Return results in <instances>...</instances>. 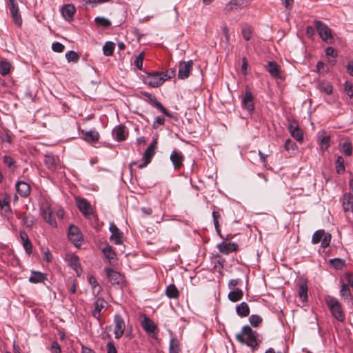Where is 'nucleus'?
Segmentation results:
<instances>
[{
	"label": "nucleus",
	"instance_id": "nucleus-1",
	"mask_svg": "<svg viewBox=\"0 0 353 353\" xmlns=\"http://www.w3.org/2000/svg\"><path fill=\"white\" fill-rule=\"evenodd\" d=\"M258 334L249 325H245L241 331L236 334V339L242 344H246L254 351L259 346Z\"/></svg>",
	"mask_w": 353,
	"mask_h": 353
},
{
	"label": "nucleus",
	"instance_id": "nucleus-2",
	"mask_svg": "<svg viewBox=\"0 0 353 353\" xmlns=\"http://www.w3.org/2000/svg\"><path fill=\"white\" fill-rule=\"evenodd\" d=\"M325 300L333 317L340 322H343L345 321V314L339 301L332 296H326Z\"/></svg>",
	"mask_w": 353,
	"mask_h": 353
},
{
	"label": "nucleus",
	"instance_id": "nucleus-3",
	"mask_svg": "<svg viewBox=\"0 0 353 353\" xmlns=\"http://www.w3.org/2000/svg\"><path fill=\"white\" fill-rule=\"evenodd\" d=\"M314 27L318 32L321 39L329 44L334 42V38L332 34L331 29L324 23L321 21H314Z\"/></svg>",
	"mask_w": 353,
	"mask_h": 353
},
{
	"label": "nucleus",
	"instance_id": "nucleus-4",
	"mask_svg": "<svg viewBox=\"0 0 353 353\" xmlns=\"http://www.w3.org/2000/svg\"><path fill=\"white\" fill-rule=\"evenodd\" d=\"M143 82L145 84H146L152 88H157L164 83V79L163 77V72H148L143 77Z\"/></svg>",
	"mask_w": 353,
	"mask_h": 353
},
{
	"label": "nucleus",
	"instance_id": "nucleus-5",
	"mask_svg": "<svg viewBox=\"0 0 353 353\" xmlns=\"http://www.w3.org/2000/svg\"><path fill=\"white\" fill-rule=\"evenodd\" d=\"M157 140L155 139L152 141V142L150 144V145L145 150L143 155L142 157V163H141L139 165V168H143L146 167L150 162L155 154V150L157 148Z\"/></svg>",
	"mask_w": 353,
	"mask_h": 353
},
{
	"label": "nucleus",
	"instance_id": "nucleus-6",
	"mask_svg": "<svg viewBox=\"0 0 353 353\" xmlns=\"http://www.w3.org/2000/svg\"><path fill=\"white\" fill-rule=\"evenodd\" d=\"M331 241V235L329 233H325L323 230L316 231L312 238V243L317 244L321 242V247L326 248L330 245Z\"/></svg>",
	"mask_w": 353,
	"mask_h": 353
},
{
	"label": "nucleus",
	"instance_id": "nucleus-7",
	"mask_svg": "<svg viewBox=\"0 0 353 353\" xmlns=\"http://www.w3.org/2000/svg\"><path fill=\"white\" fill-rule=\"evenodd\" d=\"M68 236L74 245L79 247L83 241L82 234L79 228L74 225H70L68 228Z\"/></svg>",
	"mask_w": 353,
	"mask_h": 353
},
{
	"label": "nucleus",
	"instance_id": "nucleus-8",
	"mask_svg": "<svg viewBox=\"0 0 353 353\" xmlns=\"http://www.w3.org/2000/svg\"><path fill=\"white\" fill-rule=\"evenodd\" d=\"M76 205L79 211L84 216L88 217L93 214V210L90 203L83 198L80 196L75 197Z\"/></svg>",
	"mask_w": 353,
	"mask_h": 353
},
{
	"label": "nucleus",
	"instance_id": "nucleus-9",
	"mask_svg": "<svg viewBox=\"0 0 353 353\" xmlns=\"http://www.w3.org/2000/svg\"><path fill=\"white\" fill-rule=\"evenodd\" d=\"M193 61H182L179 63L178 77L181 79H185L190 75V72L192 68Z\"/></svg>",
	"mask_w": 353,
	"mask_h": 353
},
{
	"label": "nucleus",
	"instance_id": "nucleus-10",
	"mask_svg": "<svg viewBox=\"0 0 353 353\" xmlns=\"http://www.w3.org/2000/svg\"><path fill=\"white\" fill-rule=\"evenodd\" d=\"M114 323L115 327L114 334L115 335V338L120 339L124 333V330L125 328V322L120 315L116 314L114 316Z\"/></svg>",
	"mask_w": 353,
	"mask_h": 353
},
{
	"label": "nucleus",
	"instance_id": "nucleus-11",
	"mask_svg": "<svg viewBox=\"0 0 353 353\" xmlns=\"http://www.w3.org/2000/svg\"><path fill=\"white\" fill-rule=\"evenodd\" d=\"M105 272L112 285H120L123 281V276L112 268H105Z\"/></svg>",
	"mask_w": 353,
	"mask_h": 353
},
{
	"label": "nucleus",
	"instance_id": "nucleus-12",
	"mask_svg": "<svg viewBox=\"0 0 353 353\" xmlns=\"http://www.w3.org/2000/svg\"><path fill=\"white\" fill-rule=\"evenodd\" d=\"M170 159L175 170H179L183 165L184 156L177 150H173L170 154Z\"/></svg>",
	"mask_w": 353,
	"mask_h": 353
},
{
	"label": "nucleus",
	"instance_id": "nucleus-13",
	"mask_svg": "<svg viewBox=\"0 0 353 353\" xmlns=\"http://www.w3.org/2000/svg\"><path fill=\"white\" fill-rule=\"evenodd\" d=\"M242 106L245 108L250 114H252L254 108V99L252 93L250 90H246L245 94L242 100Z\"/></svg>",
	"mask_w": 353,
	"mask_h": 353
},
{
	"label": "nucleus",
	"instance_id": "nucleus-14",
	"mask_svg": "<svg viewBox=\"0 0 353 353\" xmlns=\"http://www.w3.org/2000/svg\"><path fill=\"white\" fill-rule=\"evenodd\" d=\"M109 229L111 232L110 241L117 245L121 244L123 233L120 231L117 226L114 223H111Z\"/></svg>",
	"mask_w": 353,
	"mask_h": 353
},
{
	"label": "nucleus",
	"instance_id": "nucleus-15",
	"mask_svg": "<svg viewBox=\"0 0 353 353\" xmlns=\"http://www.w3.org/2000/svg\"><path fill=\"white\" fill-rule=\"evenodd\" d=\"M342 207L345 213H353V195L350 192H346L343 195Z\"/></svg>",
	"mask_w": 353,
	"mask_h": 353
},
{
	"label": "nucleus",
	"instance_id": "nucleus-16",
	"mask_svg": "<svg viewBox=\"0 0 353 353\" xmlns=\"http://www.w3.org/2000/svg\"><path fill=\"white\" fill-rule=\"evenodd\" d=\"M10 3V11L12 15V17L14 21V23L20 26L22 23V19L21 14H19V10L17 4L15 3L14 0H9Z\"/></svg>",
	"mask_w": 353,
	"mask_h": 353
},
{
	"label": "nucleus",
	"instance_id": "nucleus-17",
	"mask_svg": "<svg viewBox=\"0 0 353 353\" xmlns=\"http://www.w3.org/2000/svg\"><path fill=\"white\" fill-rule=\"evenodd\" d=\"M252 0H231L227 5L228 10H237L248 6Z\"/></svg>",
	"mask_w": 353,
	"mask_h": 353
},
{
	"label": "nucleus",
	"instance_id": "nucleus-18",
	"mask_svg": "<svg viewBox=\"0 0 353 353\" xmlns=\"http://www.w3.org/2000/svg\"><path fill=\"white\" fill-rule=\"evenodd\" d=\"M145 95L148 98L150 103L156 107L159 111L163 113L168 117H171V114L168 111V110L157 99L154 95L150 93H145Z\"/></svg>",
	"mask_w": 353,
	"mask_h": 353
},
{
	"label": "nucleus",
	"instance_id": "nucleus-19",
	"mask_svg": "<svg viewBox=\"0 0 353 353\" xmlns=\"http://www.w3.org/2000/svg\"><path fill=\"white\" fill-rule=\"evenodd\" d=\"M217 248L220 252L224 254H229L234 251H236L238 245L235 243L222 242L217 245Z\"/></svg>",
	"mask_w": 353,
	"mask_h": 353
},
{
	"label": "nucleus",
	"instance_id": "nucleus-20",
	"mask_svg": "<svg viewBox=\"0 0 353 353\" xmlns=\"http://www.w3.org/2000/svg\"><path fill=\"white\" fill-rule=\"evenodd\" d=\"M59 159L51 153L46 154L44 158V163L50 170H54L57 168Z\"/></svg>",
	"mask_w": 353,
	"mask_h": 353
},
{
	"label": "nucleus",
	"instance_id": "nucleus-21",
	"mask_svg": "<svg viewBox=\"0 0 353 353\" xmlns=\"http://www.w3.org/2000/svg\"><path fill=\"white\" fill-rule=\"evenodd\" d=\"M16 191L22 197H26L30 194V185L24 181H18L16 185Z\"/></svg>",
	"mask_w": 353,
	"mask_h": 353
},
{
	"label": "nucleus",
	"instance_id": "nucleus-22",
	"mask_svg": "<svg viewBox=\"0 0 353 353\" xmlns=\"http://www.w3.org/2000/svg\"><path fill=\"white\" fill-rule=\"evenodd\" d=\"M107 302L103 298H98L94 303V309L92 311V316L99 319L102 310L105 307Z\"/></svg>",
	"mask_w": 353,
	"mask_h": 353
},
{
	"label": "nucleus",
	"instance_id": "nucleus-23",
	"mask_svg": "<svg viewBox=\"0 0 353 353\" xmlns=\"http://www.w3.org/2000/svg\"><path fill=\"white\" fill-rule=\"evenodd\" d=\"M141 325L144 330L149 334L154 333L157 330V327L154 323L147 316H144L141 321Z\"/></svg>",
	"mask_w": 353,
	"mask_h": 353
},
{
	"label": "nucleus",
	"instance_id": "nucleus-24",
	"mask_svg": "<svg viewBox=\"0 0 353 353\" xmlns=\"http://www.w3.org/2000/svg\"><path fill=\"white\" fill-rule=\"evenodd\" d=\"M41 215L44 220L53 227L57 226V222L52 217V212L49 207L41 209Z\"/></svg>",
	"mask_w": 353,
	"mask_h": 353
},
{
	"label": "nucleus",
	"instance_id": "nucleus-25",
	"mask_svg": "<svg viewBox=\"0 0 353 353\" xmlns=\"http://www.w3.org/2000/svg\"><path fill=\"white\" fill-rule=\"evenodd\" d=\"M18 219H21V223L26 228L31 229L34 223L35 219L32 215L26 214V213L17 214Z\"/></svg>",
	"mask_w": 353,
	"mask_h": 353
},
{
	"label": "nucleus",
	"instance_id": "nucleus-26",
	"mask_svg": "<svg viewBox=\"0 0 353 353\" xmlns=\"http://www.w3.org/2000/svg\"><path fill=\"white\" fill-rule=\"evenodd\" d=\"M83 139L89 143L97 142L99 139V134L95 130L82 131Z\"/></svg>",
	"mask_w": 353,
	"mask_h": 353
},
{
	"label": "nucleus",
	"instance_id": "nucleus-27",
	"mask_svg": "<svg viewBox=\"0 0 353 353\" xmlns=\"http://www.w3.org/2000/svg\"><path fill=\"white\" fill-rule=\"evenodd\" d=\"M76 12L75 7L72 4L65 5L61 9V13L64 19L70 20Z\"/></svg>",
	"mask_w": 353,
	"mask_h": 353
},
{
	"label": "nucleus",
	"instance_id": "nucleus-28",
	"mask_svg": "<svg viewBox=\"0 0 353 353\" xmlns=\"http://www.w3.org/2000/svg\"><path fill=\"white\" fill-rule=\"evenodd\" d=\"M113 137L118 141H123L125 139V128L123 125H118L112 132Z\"/></svg>",
	"mask_w": 353,
	"mask_h": 353
},
{
	"label": "nucleus",
	"instance_id": "nucleus-29",
	"mask_svg": "<svg viewBox=\"0 0 353 353\" xmlns=\"http://www.w3.org/2000/svg\"><path fill=\"white\" fill-rule=\"evenodd\" d=\"M266 69L273 77H280V68L276 62L269 61L266 65Z\"/></svg>",
	"mask_w": 353,
	"mask_h": 353
},
{
	"label": "nucleus",
	"instance_id": "nucleus-30",
	"mask_svg": "<svg viewBox=\"0 0 353 353\" xmlns=\"http://www.w3.org/2000/svg\"><path fill=\"white\" fill-rule=\"evenodd\" d=\"M236 312L241 317H246L250 314V307L247 303L241 302L236 306Z\"/></svg>",
	"mask_w": 353,
	"mask_h": 353
},
{
	"label": "nucleus",
	"instance_id": "nucleus-31",
	"mask_svg": "<svg viewBox=\"0 0 353 353\" xmlns=\"http://www.w3.org/2000/svg\"><path fill=\"white\" fill-rule=\"evenodd\" d=\"M20 238L21 239L23 248L26 250V252L28 254H30L32 252V243L29 240L27 233L24 231H21L20 232Z\"/></svg>",
	"mask_w": 353,
	"mask_h": 353
},
{
	"label": "nucleus",
	"instance_id": "nucleus-32",
	"mask_svg": "<svg viewBox=\"0 0 353 353\" xmlns=\"http://www.w3.org/2000/svg\"><path fill=\"white\" fill-rule=\"evenodd\" d=\"M243 296V292L240 288H236L235 290L230 291L228 293V298L232 302H237L241 301Z\"/></svg>",
	"mask_w": 353,
	"mask_h": 353
},
{
	"label": "nucleus",
	"instance_id": "nucleus-33",
	"mask_svg": "<svg viewBox=\"0 0 353 353\" xmlns=\"http://www.w3.org/2000/svg\"><path fill=\"white\" fill-rule=\"evenodd\" d=\"M70 265L76 272L78 276H80L82 272V268L79 263V259L77 256L73 255L70 259Z\"/></svg>",
	"mask_w": 353,
	"mask_h": 353
},
{
	"label": "nucleus",
	"instance_id": "nucleus-34",
	"mask_svg": "<svg viewBox=\"0 0 353 353\" xmlns=\"http://www.w3.org/2000/svg\"><path fill=\"white\" fill-rule=\"evenodd\" d=\"M289 131L292 137L296 139L299 141H302L303 139V132L300 130L298 125H294L292 124L289 126Z\"/></svg>",
	"mask_w": 353,
	"mask_h": 353
},
{
	"label": "nucleus",
	"instance_id": "nucleus-35",
	"mask_svg": "<svg viewBox=\"0 0 353 353\" xmlns=\"http://www.w3.org/2000/svg\"><path fill=\"white\" fill-rule=\"evenodd\" d=\"M102 252L105 256L109 260L110 263H112L116 259V254L110 245H107L103 248Z\"/></svg>",
	"mask_w": 353,
	"mask_h": 353
},
{
	"label": "nucleus",
	"instance_id": "nucleus-36",
	"mask_svg": "<svg viewBox=\"0 0 353 353\" xmlns=\"http://www.w3.org/2000/svg\"><path fill=\"white\" fill-rule=\"evenodd\" d=\"M46 279L45 274L39 272H32L29 281L32 283H38L43 282Z\"/></svg>",
	"mask_w": 353,
	"mask_h": 353
},
{
	"label": "nucleus",
	"instance_id": "nucleus-37",
	"mask_svg": "<svg viewBox=\"0 0 353 353\" xmlns=\"http://www.w3.org/2000/svg\"><path fill=\"white\" fill-rule=\"evenodd\" d=\"M165 294L170 299H176L179 296V292L174 285L170 284L166 288Z\"/></svg>",
	"mask_w": 353,
	"mask_h": 353
},
{
	"label": "nucleus",
	"instance_id": "nucleus-38",
	"mask_svg": "<svg viewBox=\"0 0 353 353\" xmlns=\"http://www.w3.org/2000/svg\"><path fill=\"white\" fill-rule=\"evenodd\" d=\"M299 295L303 302L307 301V286L306 283H301L299 285Z\"/></svg>",
	"mask_w": 353,
	"mask_h": 353
},
{
	"label": "nucleus",
	"instance_id": "nucleus-39",
	"mask_svg": "<svg viewBox=\"0 0 353 353\" xmlns=\"http://www.w3.org/2000/svg\"><path fill=\"white\" fill-rule=\"evenodd\" d=\"M115 48L114 43L112 41H107L103 46V54L105 56H111L113 54Z\"/></svg>",
	"mask_w": 353,
	"mask_h": 353
},
{
	"label": "nucleus",
	"instance_id": "nucleus-40",
	"mask_svg": "<svg viewBox=\"0 0 353 353\" xmlns=\"http://www.w3.org/2000/svg\"><path fill=\"white\" fill-rule=\"evenodd\" d=\"M94 21L99 26L107 28L111 26V21L103 17H97L94 19Z\"/></svg>",
	"mask_w": 353,
	"mask_h": 353
},
{
	"label": "nucleus",
	"instance_id": "nucleus-41",
	"mask_svg": "<svg viewBox=\"0 0 353 353\" xmlns=\"http://www.w3.org/2000/svg\"><path fill=\"white\" fill-rule=\"evenodd\" d=\"M340 295L344 300H349L351 298V292L348 285L345 283L342 284Z\"/></svg>",
	"mask_w": 353,
	"mask_h": 353
},
{
	"label": "nucleus",
	"instance_id": "nucleus-42",
	"mask_svg": "<svg viewBox=\"0 0 353 353\" xmlns=\"http://www.w3.org/2000/svg\"><path fill=\"white\" fill-rule=\"evenodd\" d=\"M180 343L176 338H172L170 341L169 352H181Z\"/></svg>",
	"mask_w": 353,
	"mask_h": 353
},
{
	"label": "nucleus",
	"instance_id": "nucleus-43",
	"mask_svg": "<svg viewBox=\"0 0 353 353\" xmlns=\"http://www.w3.org/2000/svg\"><path fill=\"white\" fill-rule=\"evenodd\" d=\"M241 34L245 41H249L252 36V29L250 26H245L242 28Z\"/></svg>",
	"mask_w": 353,
	"mask_h": 353
},
{
	"label": "nucleus",
	"instance_id": "nucleus-44",
	"mask_svg": "<svg viewBox=\"0 0 353 353\" xmlns=\"http://www.w3.org/2000/svg\"><path fill=\"white\" fill-rule=\"evenodd\" d=\"M10 70V64L7 61H2L0 62V74L3 76L7 75Z\"/></svg>",
	"mask_w": 353,
	"mask_h": 353
},
{
	"label": "nucleus",
	"instance_id": "nucleus-45",
	"mask_svg": "<svg viewBox=\"0 0 353 353\" xmlns=\"http://www.w3.org/2000/svg\"><path fill=\"white\" fill-rule=\"evenodd\" d=\"M212 218H213V222L214 225L216 229V232L220 234L221 230H220V225L219 223V219L221 218V214L219 212L213 211L212 212Z\"/></svg>",
	"mask_w": 353,
	"mask_h": 353
},
{
	"label": "nucleus",
	"instance_id": "nucleus-46",
	"mask_svg": "<svg viewBox=\"0 0 353 353\" xmlns=\"http://www.w3.org/2000/svg\"><path fill=\"white\" fill-rule=\"evenodd\" d=\"M330 263L333 265V267L337 270H341L345 265L344 261L339 258H334L330 260Z\"/></svg>",
	"mask_w": 353,
	"mask_h": 353
},
{
	"label": "nucleus",
	"instance_id": "nucleus-47",
	"mask_svg": "<svg viewBox=\"0 0 353 353\" xmlns=\"http://www.w3.org/2000/svg\"><path fill=\"white\" fill-rule=\"evenodd\" d=\"M10 199L8 196H5L2 200H0V208L1 210H4L6 212L10 211Z\"/></svg>",
	"mask_w": 353,
	"mask_h": 353
},
{
	"label": "nucleus",
	"instance_id": "nucleus-48",
	"mask_svg": "<svg viewBox=\"0 0 353 353\" xmlns=\"http://www.w3.org/2000/svg\"><path fill=\"white\" fill-rule=\"evenodd\" d=\"M336 169L338 174H342L345 171L344 160L341 156L337 157Z\"/></svg>",
	"mask_w": 353,
	"mask_h": 353
},
{
	"label": "nucleus",
	"instance_id": "nucleus-49",
	"mask_svg": "<svg viewBox=\"0 0 353 353\" xmlns=\"http://www.w3.org/2000/svg\"><path fill=\"white\" fill-rule=\"evenodd\" d=\"M65 57H66L68 61H69V62H70V61L77 62L79 59V54L76 52L72 51V50L68 51L65 54Z\"/></svg>",
	"mask_w": 353,
	"mask_h": 353
},
{
	"label": "nucleus",
	"instance_id": "nucleus-50",
	"mask_svg": "<svg viewBox=\"0 0 353 353\" xmlns=\"http://www.w3.org/2000/svg\"><path fill=\"white\" fill-rule=\"evenodd\" d=\"M144 59V52H141L138 56L136 57L134 63V65L140 70L143 69V61Z\"/></svg>",
	"mask_w": 353,
	"mask_h": 353
},
{
	"label": "nucleus",
	"instance_id": "nucleus-51",
	"mask_svg": "<svg viewBox=\"0 0 353 353\" xmlns=\"http://www.w3.org/2000/svg\"><path fill=\"white\" fill-rule=\"evenodd\" d=\"M249 322L254 327H257L261 322L262 318L256 314H252L249 317Z\"/></svg>",
	"mask_w": 353,
	"mask_h": 353
},
{
	"label": "nucleus",
	"instance_id": "nucleus-52",
	"mask_svg": "<svg viewBox=\"0 0 353 353\" xmlns=\"http://www.w3.org/2000/svg\"><path fill=\"white\" fill-rule=\"evenodd\" d=\"M342 150L346 156H351L352 154V147L350 142H345L342 145Z\"/></svg>",
	"mask_w": 353,
	"mask_h": 353
},
{
	"label": "nucleus",
	"instance_id": "nucleus-53",
	"mask_svg": "<svg viewBox=\"0 0 353 353\" xmlns=\"http://www.w3.org/2000/svg\"><path fill=\"white\" fill-rule=\"evenodd\" d=\"M344 90L347 95H348L351 99H353V84L345 81L344 83Z\"/></svg>",
	"mask_w": 353,
	"mask_h": 353
},
{
	"label": "nucleus",
	"instance_id": "nucleus-54",
	"mask_svg": "<svg viewBox=\"0 0 353 353\" xmlns=\"http://www.w3.org/2000/svg\"><path fill=\"white\" fill-rule=\"evenodd\" d=\"M88 281H89V283L91 285L92 293L95 294V291H96V288L95 287L99 285L98 282H97V279H96V278L94 276L90 275L88 277Z\"/></svg>",
	"mask_w": 353,
	"mask_h": 353
},
{
	"label": "nucleus",
	"instance_id": "nucleus-55",
	"mask_svg": "<svg viewBox=\"0 0 353 353\" xmlns=\"http://www.w3.org/2000/svg\"><path fill=\"white\" fill-rule=\"evenodd\" d=\"M65 46L59 42H54L52 45V50L56 52H62Z\"/></svg>",
	"mask_w": 353,
	"mask_h": 353
},
{
	"label": "nucleus",
	"instance_id": "nucleus-56",
	"mask_svg": "<svg viewBox=\"0 0 353 353\" xmlns=\"http://www.w3.org/2000/svg\"><path fill=\"white\" fill-rule=\"evenodd\" d=\"M165 123V118L163 117H157L153 122L152 128L157 129L159 125H163Z\"/></svg>",
	"mask_w": 353,
	"mask_h": 353
},
{
	"label": "nucleus",
	"instance_id": "nucleus-57",
	"mask_svg": "<svg viewBox=\"0 0 353 353\" xmlns=\"http://www.w3.org/2000/svg\"><path fill=\"white\" fill-rule=\"evenodd\" d=\"M284 147L286 150L289 151L290 150H294L296 147V143L292 141L290 139H288L285 142Z\"/></svg>",
	"mask_w": 353,
	"mask_h": 353
},
{
	"label": "nucleus",
	"instance_id": "nucleus-58",
	"mask_svg": "<svg viewBox=\"0 0 353 353\" xmlns=\"http://www.w3.org/2000/svg\"><path fill=\"white\" fill-rule=\"evenodd\" d=\"M51 353H61V349L59 344L57 341H53L50 348Z\"/></svg>",
	"mask_w": 353,
	"mask_h": 353
},
{
	"label": "nucleus",
	"instance_id": "nucleus-59",
	"mask_svg": "<svg viewBox=\"0 0 353 353\" xmlns=\"http://www.w3.org/2000/svg\"><path fill=\"white\" fill-rule=\"evenodd\" d=\"M3 163L9 168H12V167L14 165V161L13 160V159L12 157H10V156H4L3 157Z\"/></svg>",
	"mask_w": 353,
	"mask_h": 353
},
{
	"label": "nucleus",
	"instance_id": "nucleus-60",
	"mask_svg": "<svg viewBox=\"0 0 353 353\" xmlns=\"http://www.w3.org/2000/svg\"><path fill=\"white\" fill-rule=\"evenodd\" d=\"M325 54L327 56L332 57H336L337 56V52L335 50V49L332 47H327L325 49Z\"/></svg>",
	"mask_w": 353,
	"mask_h": 353
},
{
	"label": "nucleus",
	"instance_id": "nucleus-61",
	"mask_svg": "<svg viewBox=\"0 0 353 353\" xmlns=\"http://www.w3.org/2000/svg\"><path fill=\"white\" fill-rule=\"evenodd\" d=\"M241 282L240 279H231L228 284V288L234 289L236 285H238Z\"/></svg>",
	"mask_w": 353,
	"mask_h": 353
},
{
	"label": "nucleus",
	"instance_id": "nucleus-62",
	"mask_svg": "<svg viewBox=\"0 0 353 353\" xmlns=\"http://www.w3.org/2000/svg\"><path fill=\"white\" fill-rule=\"evenodd\" d=\"M174 74H175V71L174 70L167 71L166 72H163V77L164 79V82L166 80L171 79L172 77L174 76Z\"/></svg>",
	"mask_w": 353,
	"mask_h": 353
},
{
	"label": "nucleus",
	"instance_id": "nucleus-63",
	"mask_svg": "<svg viewBox=\"0 0 353 353\" xmlns=\"http://www.w3.org/2000/svg\"><path fill=\"white\" fill-rule=\"evenodd\" d=\"M108 353H117L115 345L112 341H109L107 344Z\"/></svg>",
	"mask_w": 353,
	"mask_h": 353
},
{
	"label": "nucleus",
	"instance_id": "nucleus-64",
	"mask_svg": "<svg viewBox=\"0 0 353 353\" xmlns=\"http://www.w3.org/2000/svg\"><path fill=\"white\" fill-rule=\"evenodd\" d=\"M347 72L353 77V61H350L346 65Z\"/></svg>",
	"mask_w": 353,
	"mask_h": 353
}]
</instances>
